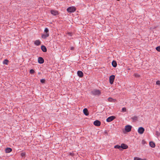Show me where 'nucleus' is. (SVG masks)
Returning <instances> with one entry per match:
<instances>
[{"instance_id":"nucleus-1","label":"nucleus","mask_w":160,"mask_h":160,"mask_svg":"<svg viewBox=\"0 0 160 160\" xmlns=\"http://www.w3.org/2000/svg\"><path fill=\"white\" fill-rule=\"evenodd\" d=\"M91 93L93 95L99 96L101 94V92L99 90L95 89L91 91Z\"/></svg>"},{"instance_id":"nucleus-2","label":"nucleus","mask_w":160,"mask_h":160,"mask_svg":"<svg viewBox=\"0 0 160 160\" xmlns=\"http://www.w3.org/2000/svg\"><path fill=\"white\" fill-rule=\"evenodd\" d=\"M76 9L75 7H70L68 8L67 9V11L70 12H73L75 11Z\"/></svg>"},{"instance_id":"nucleus-3","label":"nucleus","mask_w":160,"mask_h":160,"mask_svg":"<svg viewBox=\"0 0 160 160\" xmlns=\"http://www.w3.org/2000/svg\"><path fill=\"white\" fill-rule=\"evenodd\" d=\"M115 76L114 75L111 76L109 77V82L111 84H112L114 82Z\"/></svg>"},{"instance_id":"nucleus-4","label":"nucleus","mask_w":160,"mask_h":160,"mask_svg":"<svg viewBox=\"0 0 160 160\" xmlns=\"http://www.w3.org/2000/svg\"><path fill=\"white\" fill-rule=\"evenodd\" d=\"M131 128L132 126H131L127 125L125 127V130L126 132H128L131 131Z\"/></svg>"},{"instance_id":"nucleus-5","label":"nucleus","mask_w":160,"mask_h":160,"mask_svg":"<svg viewBox=\"0 0 160 160\" xmlns=\"http://www.w3.org/2000/svg\"><path fill=\"white\" fill-rule=\"evenodd\" d=\"M144 130V128L142 127H140L138 128V132L139 134H142L143 133Z\"/></svg>"},{"instance_id":"nucleus-6","label":"nucleus","mask_w":160,"mask_h":160,"mask_svg":"<svg viewBox=\"0 0 160 160\" xmlns=\"http://www.w3.org/2000/svg\"><path fill=\"white\" fill-rule=\"evenodd\" d=\"M115 118V117L114 116H110L107 118L106 121L107 122H110L113 120Z\"/></svg>"},{"instance_id":"nucleus-7","label":"nucleus","mask_w":160,"mask_h":160,"mask_svg":"<svg viewBox=\"0 0 160 160\" xmlns=\"http://www.w3.org/2000/svg\"><path fill=\"white\" fill-rule=\"evenodd\" d=\"M93 124L94 125L97 126H99L101 125V122L100 121L98 120H95L93 122Z\"/></svg>"},{"instance_id":"nucleus-8","label":"nucleus","mask_w":160,"mask_h":160,"mask_svg":"<svg viewBox=\"0 0 160 160\" xmlns=\"http://www.w3.org/2000/svg\"><path fill=\"white\" fill-rule=\"evenodd\" d=\"M51 13L53 15L56 16L59 14L58 11L54 10H51Z\"/></svg>"},{"instance_id":"nucleus-9","label":"nucleus","mask_w":160,"mask_h":160,"mask_svg":"<svg viewBox=\"0 0 160 160\" xmlns=\"http://www.w3.org/2000/svg\"><path fill=\"white\" fill-rule=\"evenodd\" d=\"M121 148L123 149H126L128 148V146L126 144L124 143H122L121 145Z\"/></svg>"},{"instance_id":"nucleus-10","label":"nucleus","mask_w":160,"mask_h":160,"mask_svg":"<svg viewBox=\"0 0 160 160\" xmlns=\"http://www.w3.org/2000/svg\"><path fill=\"white\" fill-rule=\"evenodd\" d=\"M38 61L39 63L42 64L44 62V60L42 57H39L38 58Z\"/></svg>"},{"instance_id":"nucleus-11","label":"nucleus","mask_w":160,"mask_h":160,"mask_svg":"<svg viewBox=\"0 0 160 160\" xmlns=\"http://www.w3.org/2000/svg\"><path fill=\"white\" fill-rule=\"evenodd\" d=\"M77 74L78 76L80 78L82 77L83 76V74L82 72L80 71H78Z\"/></svg>"},{"instance_id":"nucleus-12","label":"nucleus","mask_w":160,"mask_h":160,"mask_svg":"<svg viewBox=\"0 0 160 160\" xmlns=\"http://www.w3.org/2000/svg\"><path fill=\"white\" fill-rule=\"evenodd\" d=\"M83 111V113L86 116H88L89 115V113L87 109L86 108H84Z\"/></svg>"},{"instance_id":"nucleus-13","label":"nucleus","mask_w":160,"mask_h":160,"mask_svg":"<svg viewBox=\"0 0 160 160\" xmlns=\"http://www.w3.org/2000/svg\"><path fill=\"white\" fill-rule=\"evenodd\" d=\"M41 43V41L39 40H36L34 42V44L37 46L39 45Z\"/></svg>"},{"instance_id":"nucleus-14","label":"nucleus","mask_w":160,"mask_h":160,"mask_svg":"<svg viewBox=\"0 0 160 160\" xmlns=\"http://www.w3.org/2000/svg\"><path fill=\"white\" fill-rule=\"evenodd\" d=\"M49 36V33H46L43 34L42 35V38L43 39H46Z\"/></svg>"},{"instance_id":"nucleus-15","label":"nucleus","mask_w":160,"mask_h":160,"mask_svg":"<svg viewBox=\"0 0 160 160\" xmlns=\"http://www.w3.org/2000/svg\"><path fill=\"white\" fill-rule=\"evenodd\" d=\"M41 48L42 51L44 52H46L47 51V48L44 46L42 45L41 46Z\"/></svg>"},{"instance_id":"nucleus-16","label":"nucleus","mask_w":160,"mask_h":160,"mask_svg":"<svg viewBox=\"0 0 160 160\" xmlns=\"http://www.w3.org/2000/svg\"><path fill=\"white\" fill-rule=\"evenodd\" d=\"M150 146L152 148H154L155 147V143L153 142H149Z\"/></svg>"},{"instance_id":"nucleus-17","label":"nucleus","mask_w":160,"mask_h":160,"mask_svg":"<svg viewBox=\"0 0 160 160\" xmlns=\"http://www.w3.org/2000/svg\"><path fill=\"white\" fill-rule=\"evenodd\" d=\"M12 151V149L9 148H6L5 149V151L6 153H9Z\"/></svg>"},{"instance_id":"nucleus-18","label":"nucleus","mask_w":160,"mask_h":160,"mask_svg":"<svg viewBox=\"0 0 160 160\" xmlns=\"http://www.w3.org/2000/svg\"><path fill=\"white\" fill-rule=\"evenodd\" d=\"M112 65L114 67H116L117 66V63L116 61H113L112 62Z\"/></svg>"},{"instance_id":"nucleus-19","label":"nucleus","mask_w":160,"mask_h":160,"mask_svg":"<svg viewBox=\"0 0 160 160\" xmlns=\"http://www.w3.org/2000/svg\"><path fill=\"white\" fill-rule=\"evenodd\" d=\"M114 148H118L120 150V151H122V149L121 148V146H120L119 145H116V146H115L114 147Z\"/></svg>"},{"instance_id":"nucleus-20","label":"nucleus","mask_w":160,"mask_h":160,"mask_svg":"<svg viewBox=\"0 0 160 160\" xmlns=\"http://www.w3.org/2000/svg\"><path fill=\"white\" fill-rule=\"evenodd\" d=\"M108 100L109 102H115V101H116L115 99H114L111 98H109L108 99Z\"/></svg>"},{"instance_id":"nucleus-21","label":"nucleus","mask_w":160,"mask_h":160,"mask_svg":"<svg viewBox=\"0 0 160 160\" xmlns=\"http://www.w3.org/2000/svg\"><path fill=\"white\" fill-rule=\"evenodd\" d=\"M131 118L133 121H135L137 120L138 117L137 116H134V117H132Z\"/></svg>"},{"instance_id":"nucleus-22","label":"nucleus","mask_w":160,"mask_h":160,"mask_svg":"<svg viewBox=\"0 0 160 160\" xmlns=\"http://www.w3.org/2000/svg\"><path fill=\"white\" fill-rule=\"evenodd\" d=\"M8 61L7 59H5L3 62V63L4 64L7 65L8 64Z\"/></svg>"},{"instance_id":"nucleus-23","label":"nucleus","mask_w":160,"mask_h":160,"mask_svg":"<svg viewBox=\"0 0 160 160\" xmlns=\"http://www.w3.org/2000/svg\"><path fill=\"white\" fill-rule=\"evenodd\" d=\"M44 31L46 33H48L49 30H48V28H45Z\"/></svg>"},{"instance_id":"nucleus-24","label":"nucleus","mask_w":160,"mask_h":160,"mask_svg":"<svg viewBox=\"0 0 160 160\" xmlns=\"http://www.w3.org/2000/svg\"><path fill=\"white\" fill-rule=\"evenodd\" d=\"M156 49L157 51L160 52V46L157 47Z\"/></svg>"},{"instance_id":"nucleus-25","label":"nucleus","mask_w":160,"mask_h":160,"mask_svg":"<svg viewBox=\"0 0 160 160\" xmlns=\"http://www.w3.org/2000/svg\"><path fill=\"white\" fill-rule=\"evenodd\" d=\"M34 71L33 69H31L30 71V73L31 74H33L34 73Z\"/></svg>"},{"instance_id":"nucleus-26","label":"nucleus","mask_w":160,"mask_h":160,"mask_svg":"<svg viewBox=\"0 0 160 160\" xmlns=\"http://www.w3.org/2000/svg\"><path fill=\"white\" fill-rule=\"evenodd\" d=\"M126 111V109L125 108H123L122 110V112H125Z\"/></svg>"},{"instance_id":"nucleus-27","label":"nucleus","mask_w":160,"mask_h":160,"mask_svg":"<svg viewBox=\"0 0 160 160\" xmlns=\"http://www.w3.org/2000/svg\"><path fill=\"white\" fill-rule=\"evenodd\" d=\"M160 134V133L159 132H158V131H156V135L157 136H159Z\"/></svg>"},{"instance_id":"nucleus-28","label":"nucleus","mask_w":160,"mask_h":160,"mask_svg":"<svg viewBox=\"0 0 160 160\" xmlns=\"http://www.w3.org/2000/svg\"><path fill=\"white\" fill-rule=\"evenodd\" d=\"M134 160H141V158L138 157H135Z\"/></svg>"},{"instance_id":"nucleus-29","label":"nucleus","mask_w":160,"mask_h":160,"mask_svg":"<svg viewBox=\"0 0 160 160\" xmlns=\"http://www.w3.org/2000/svg\"><path fill=\"white\" fill-rule=\"evenodd\" d=\"M156 84L157 85H160V81L159 80L157 81Z\"/></svg>"},{"instance_id":"nucleus-30","label":"nucleus","mask_w":160,"mask_h":160,"mask_svg":"<svg viewBox=\"0 0 160 160\" xmlns=\"http://www.w3.org/2000/svg\"><path fill=\"white\" fill-rule=\"evenodd\" d=\"M40 82L42 83H44L45 82V80L44 79H42L41 80Z\"/></svg>"},{"instance_id":"nucleus-31","label":"nucleus","mask_w":160,"mask_h":160,"mask_svg":"<svg viewBox=\"0 0 160 160\" xmlns=\"http://www.w3.org/2000/svg\"><path fill=\"white\" fill-rule=\"evenodd\" d=\"M134 75L135 77H139V75L137 73H135Z\"/></svg>"},{"instance_id":"nucleus-32","label":"nucleus","mask_w":160,"mask_h":160,"mask_svg":"<svg viewBox=\"0 0 160 160\" xmlns=\"http://www.w3.org/2000/svg\"><path fill=\"white\" fill-rule=\"evenodd\" d=\"M104 133L106 135H108V132L107 131V130L105 131L104 132Z\"/></svg>"},{"instance_id":"nucleus-33","label":"nucleus","mask_w":160,"mask_h":160,"mask_svg":"<svg viewBox=\"0 0 160 160\" xmlns=\"http://www.w3.org/2000/svg\"><path fill=\"white\" fill-rule=\"evenodd\" d=\"M25 153H22L21 154V155L22 157L25 156Z\"/></svg>"},{"instance_id":"nucleus-34","label":"nucleus","mask_w":160,"mask_h":160,"mask_svg":"<svg viewBox=\"0 0 160 160\" xmlns=\"http://www.w3.org/2000/svg\"><path fill=\"white\" fill-rule=\"evenodd\" d=\"M68 34L70 36H72V33L71 32H69L68 33Z\"/></svg>"},{"instance_id":"nucleus-35","label":"nucleus","mask_w":160,"mask_h":160,"mask_svg":"<svg viewBox=\"0 0 160 160\" xmlns=\"http://www.w3.org/2000/svg\"><path fill=\"white\" fill-rule=\"evenodd\" d=\"M74 47H72L71 48V50H73L74 49Z\"/></svg>"},{"instance_id":"nucleus-36","label":"nucleus","mask_w":160,"mask_h":160,"mask_svg":"<svg viewBox=\"0 0 160 160\" xmlns=\"http://www.w3.org/2000/svg\"><path fill=\"white\" fill-rule=\"evenodd\" d=\"M144 141L143 140L142 141V143H143V142H144Z\"/></svg>"},{"instance_id":"nucleus-37","label":"nucleus","mask_w":160,"mask_h":160,"mask_svg":"<svg viewBox=\"0 0 160 160\" xmlns=\"http://www.w3.org/2000/svg\"><path fill=\"white\" fill-rule=\"evenodd\" d=\"M117 0L119 1H120V0Z\"/></svg>"},{"instance_id":"nucleus-38","label":"nucleus","mask_w":160,"mask_h":160,"mask_svg":"<svg viewBox=\"0 0 160 160\" xmlns=\"http://www.w3.org/2000/svg\"><path fill=\"white\" fill-rule=\"evenodd\" d=\"M144 142H143V143H143V144H144Z\"/></svg>"}]
</instances>
